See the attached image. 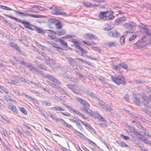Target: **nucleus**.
I'll use <instances>...</instances> for the list:
<instances>
[{"mask_svg":"<svg viewBox=\"0 0 151 151\" xmlns=\"http://www.w3.org/2000/svg\"><path fill=\"white\" fill-rule=\"evenodd\" d=\"M131 129L135 133V134L137 138L143 141L146 144L151 145V142L145 138H146L145 136L148 133V132L147 130L143 129L140 131L137 132L135 131L134 128L131 127Z\"/></svg>","mask_w":151,"mask_h":151,"instance_id":"obj_1","label":"nucleus"},{"mask_svg":"<svg viewBox=\"0 0 151 151\" xmlns=\"http://www.w3.org/2000/svg\"><path fill=\"white\" fill-rule=\"evenodd\" d=\"M83 38L86 41H83V42L87 46H91L93 45H95L96 43L93 42L88 41V40H96L97 39V37L91 34L87 33L85 34L83 36Z\"/></svg>","mask_w":151,"mask_h":151,"instance_id":"obj_2","label":"nucleus"},{"mask_svg":"<svg viewBox=\"0 0 151 151\" xmlns=\"http://www.w3.org/2000/svg\"><path fill=\"white\" fill-rule=\"evenodd\" d=\"M76 100L78 102H79L82 105V108L85 112L89 113L91 111L89 108V105L84 100L81 98H77Z\"/></svg>","mask_w":151,"mask_h":151,"instance_id":"obj_3","label":"nucleus"},{"mask_svg":"<svg viewBox=\"0 0 151 151\" xmlns=\"http://www.w3.org/2000/svg\"><path fill=\"white\" fill-rule=\"evenodd\" d=\"M111 79L113 82L118 85L120 84H124L125 83V79L123 77L119 78V77H114L111 76Z\"/></svg>","mask_w":151,"mask_h":151,"instance_id":"obj_4","label":"nucleus"},{"mask_svg":"<svg viewBox=\"0 0 151 151\" xmlns=\"http://www.w3.org/2000/svg\"><path fill=\"white\" fill-rule=\"evenodd\" d=\"M71 42L74 44L76 48L78 49L81 50L83 53L86 54L87 53V52L83 48L80 46V44L78 40L72 39L71 40Z\"/></svg>","mask_w":151,"mask_h":151,"instance_id":"obj_5","label":"nucleus"},{"mask_svg":"<svg viewBox=\"0 0 151 151\" xmlns=\"http://www.w3.org/2000/svg\"><path fill=\"white\" fill-rule=\"evenodd\" d=\"M15 13L18 14H20L21 15L24 16H29L31 17L34 18H43L44 16L40 15L38 14H25L23 12H20L19 11H16Z\"/></svg>","mask_w":151,"mask_h":151,"instance_id":"obj_6","label":"nucleus"},{"mask_svg":"<svg viewBox=\"0 0 151 151\" xmlns=\"http://www.w3.org/2000/svg\"><path fill=\"white\" fill-rule=\"evenodd\" d=\"M45 31L47 37L52 40H55L56 38L55 37V32L50 30H47Z\"/></svg>","mask_w":151,"mask_h":151,"instance_id":"obj_7","label":"nucleus"},{"mask_svg":"<svg viewBox=\"0 0 151 151\" xmlns=\"http://www.w3.org/2000/svg\"><path fill=\"white\" fill-rule=\"evenodd\" d=\"M107 34L109 36L114 38L118 37L120 35V33L115 29H111Z\"/></svg>","mask_w":151,"mask_h":151,"instance_id":"obj_8","label":"nucleus"},{"mask_svg":"<svg viewBox=\"0 0 151 151\" xmlns=\"http://www.w3.org/2000/svg\"><path fill=\"white\" fill-rule=\"evenodd\" d=\"M105 21L111 20L114 18L115 16L113 15L114 13L112 11H106Z\"/></svg>","mask_w":151,"mask_h":151,"instance_id":"obj_9","label":"nucleus"},{"mask_svg":"<svg viewBox=\"0 0 151 151\" xmlns=\"http://www.w3.org/2000/svg\"><path fill=\"white\" fill-rule=\"evenodd\" d=\"M52 14L56 15H63L65 14V13L62 10L58 9L57 8H55L52 11Z\"/></svg>","mask_w":151,"mask_h":151,"instance_id":"obj_10","label":"nucleus"},{"mask_svg":"<svg viewBox=\"0 0 151 151\" xmlns=\"http://www.w3.org/2000/svg\"><path fill=\"white\" fill-rule=\"evenodd\" d=\"M106 14V11L100 12L98 15L99 19L100 20L105 21Z\"/></svg>","mask_w":151,"mask_h":151,"instance_id":"obj_11","label":"nucleus"},{"mask_svg":"<svg viewBox=\"0 0 151 151\" xmlns=\"http://www.w3.org/2000/svg\"><path fill=\"white\" fill-rule=\"evenodd\" d=\"M118 45L117 42L116 41L110 42L107 44V46L109 47H116Z\"/></svg>","mask_w":151,"mask_h":151,"instance_id":"obj_12","label":"nucleus"},{"mask_svg":"<svg viewBox=\"0 0 151 151\" xmlns=\"http://www.w3.org/2000/svg\"><path fill=\"white\" fill-rule=\"evenodd\" d=\"M42 55L45 58V59L44 60L45 62L47 64L50 65V62H51V60H52L50 59L48 56H46L45 54L43 53H42Z\"/></svg>","mask_w":151,"mask_h":151,"instance_id":"obj_13","label":"nucleus"},{"mask_svg":"<svg viewBox=\"0 0 151 151\" xmlns=\"http://www.w3.org/2000/svg\"><path fill=\"white\" fill-rule=\"evenodd\" d=\"M47 77L48 79L52 81L60 84V83L59 81H58L56 78H54L53 76L51 75H48Z\"/></svg>","mask_w":151,"mask_h":151,"instance_id":"obj_14","label":"nucleus"},{"mask_svg":"<svg viewBox=\"0 0 151 151\" xmlns=\"http://www.w3.org/2000/svg\"><path fill=\"white\" fill-rule=\"evenodd\" d=\"M66 31L65 29H62L55 32L56 35L58 36H62L65 35L66 34Z\"/></svg>","mask_w":151,"mask_h":151,"instance_id":"obj_15","label":"nucleus"},{"mask_svg":"<svg viewBox=\"0 0 151 151\" xmlns=\"http://www.w3.org/2000/svg\"><path fill=\"white\" fill-rule=\"evenodd\" d=\"M9 108L13 112H14L16 114L18 113V111L17 107L13 105H9Z\"/></svg>","mask_w":151,"mask_h":151,"instance_id":"obj_16","label":"nucleus"},{"mask_svg":"<svg viewBox=\"0 0 151 151\" xmlns=\"http://www.w3.org/2000/svg\"><path fill=\"white\" fill-rule=\"evenodd\" d=\"M79 121L83 125L85 126V127L88 130L91 129V126L87 123L81 120H80Z\"/></svg>","mask_w":151,"mask_h":151,"instance_id":"obj_17","label":"nucleus"},{"mask_svg":"<svg viewBox=\"0 0 151 151\" xmlns=\"http://www.w3.org/2000/svg\"><path fill=\"white\" fill-rule=\"evenodd\" d=\"M3 14L4 16H6V17H8L10 18L11 19H12L16 21H17L18 22H19V23H22V20L21 19H18L16 17H12V16H11L9 15H7V14Z\"/></svg>","mask_w":151,"mask_h":151,"instance_id":"obj_18","label":"nucleus"},{"mask_svg":"<svg viewBox=\"0 0 151 151\" xmlns=\"http://www.w3.org/2000/svg\"><path fill=\"white\" fill-rule=\"evenodd\" d=\"M52 110H55L56 111H64V110L61 107L59 106H54L50 108Z\"/></svg>","mask_w":151,"mask_h":151,"instance_id":"obj_19","label":"nucleus"},{"mask_svg":"<svg viewBox=\"0 0 151 151\" xmlns=\"http://www.w3.org/2000/svg\"><path fill=\"white\" fill-rule=\"evenodd\" d=\"M35 30L38 33L42 34H44L45 33V32L42 28H40L37 27H35Z\"/></svg>","mask_w":151,"mask_h":151,"instance_id":"obj_20","label":"nucleus"},{"mask_svg":"<svg viewBox=\"0 0 151 151\" xmlns=\"http://www.w3.org/2000/svg\"><path fill=\"white\" fill-rule=\"evenodd\" d=\"M73 122L75 123L78 128L81 131H83V128L82 127L81 125L78 122L76 121H74Z\"/></svg>","mask_w":151,"mask_h":151,"instance_id":"obj_21","label":"nucleus"},{"mask_svg":"<svg viewBox=\"0 0 151 151\" xmlns=\"http://www.w3.org/2000/svg\"><path fill=\"white\" fill-rule=\"evenodd\" d=\"M126 36V35H124L120 38V42L122 45H123L125 43Z\"/></svg>","mask_w":151,"mask_h":151,"instance_id":"obj_22","label":"nucleus"},{"mask_svg":"<svg viewBox=\"0 0 151 151\" xmlns=\"http://www.w3.org/2000/svg\"><path fill=\"white\" fill-rule=\"evenodd\" d=\"M58 40L60 43L63 46L65 47H68V45L66 42L65 41L61 39H59Z\"/></svg>","mask_w":151,"mask_h":151,"instance_id":"obj_23","label":"nucleus"},{"mask_svg":"<svg viewBox=\"0 0 151 151\" xmlns=\"http://www.w3.org/2000/svg\"><path fill=\"white\" fill-rule=\"evenodd\" d=\"M19 110L21 112L25 115L27 114V112L24 107H21L19 108Z\"/></svg>","mask_w":151,"mask_h":151,"instance_id":"obj_24","label":"nucleus"},{"mask_svg":"<svg viewBox=\"0 0 151 151\" xmlns=\"http://www.w3.org/2000/svg\"><path fill=\"white\" fill-rule=\"evenodd\" d=\"M55 26L57 29H61L63 27L62 24L59 22H58L56 23Z\"/></svg>","mask_w":151,"mask_h":151,"instance_id":"obj_25","label":"nucleus"},{"mask_svg":"<svg viewBox=\"0 0 151 151\" xmlns=\"http://www.w3.org/2000/svg\"><path fill=\"white\" fill-rule=\"evenodd\" d=\"M97 118L100 121L102 122H106V120L100 114H98L96 116Z\"/></svg>","mask_w":151,"mask_h":151,"instance_id":"obj_26","label":"nucleus"},{"mask_svg":"<svg viewBox=\"0 0 151 151\" xmlns=\"http://www.w3.org/2000/svg\"><path fill=\"white\" fill-rule=\"evenodd\" d=\"M22 23L24 25V27L27 28L29 26H31V24L29 23L26 21H22Z\"/></svg>","mask_w":151,"mask_h":151,"instance_id":"obj_27","label":"nucleus"},{"mask_svg":"<svg viewBox=\"0 0 151 151\" xmlns=\"http://www.w3.org/2000/svg\"><path fill=\"white\" fill-rule=\"evenodd\" d=\"M0 8L4 10L11 11L12 9L9 7L3 5H0Z\"/></svg>","mask_w":151,"mask_h":151,"instance_id":"obj_28","label":"nucleus"},{"mask_svg":"<svg viewBox=\"0 0 151 151\" xmlns=\"http://www.w3.org/2000/svg\"><path fill=\"white\" fill-rule=\"evenodd\" d=\"M137 34H134L132 35L131 37L129 38V40L130 41H132L137 37Z\"/></svg>","mask_w":151,"mask_h":151,"instance_id":"obj_29","label":"nucleus"},{"mask_svg":"<svg viewBox=\"0 0 151 151\" xmlns=\"http://www.w3.org/2000/svg\"><path fill=\"white\" fill-rule=\"evenodd\" d=\"M83 4L85 6L88 7H90L91 6H93L90 3L88 2H83Z\"/></svg>","mask_w":151,"mask_h":151,"instance_id":"obj_30","label":"nucleus"},{"mask_svg":"<svg viewBox=\"0 0 151 151\" xmlns=\"http://www.w3.org/2000/svg\"><path fill=\"white\" fill-rule=\"evenodd\" d=\"M119 65H120V66H121L122 68L125 69H127V66L126 64L124 63H120Z\"/></svg>","mask_w":151,"mask_h":151,"instance_id":"obj_31","label":"nucleus"},{"mask_svg":"<svg viewBox=\"0 0 151 151\" xmlns=\"http://www.w3.org/2000/svg\"><path fill=\"white\" fill-rule=\"evenodd\" d=\"M14 49L19 52H21L22 51L19 47L17 45L15 46Z\"/></svg>","mask_w":151,"mask_h":151,"instance_id":"obj_32","label":"nucleus"},{"mask_svg":"<svg viewBox=\"0 0 151 151\" xmlns=\"http://www.w3.org/2000/svg\"><path fill=\"white\" fill-rule=\"evenodd\" d=\"M122 147H128V146L125 144L124 142H121L119 144Z\"/></svg>","mask_w":151,"mask_h":151,"instance_id":"obj_33","label":"nucleus"},{"mask_svg":"<svg viewBox=\"0 0 151 151\" xmlns=\"http://www.w3.org/2000/svg\"><path fill=\"white\" fill-rule=\"evenodd\" d=\"M121 137L125 140H128L129 139V137L128 136H125L123 134L121 135Z\"/></svg>","mask_w":151,"mask_h":151,"instance_id":"obj_34","label":"nucleus"},{"mask_svg":"<svg viewBox=\"0 0 151 151\" xmlns=\"http://www.w3.org/2000/svg\"><path fill=\"white\" fill-rule=\"evenodd\" d=\"M73 36L71 35H67L66 36L63 37V39H71L72 38Z\"/></svg>","mask_w":151,"mask_h":151,"instance_id":"obj_35","label":"nucleus"},{"mask_svg":"<svg viewBox=\"0 0 151 151\" xmlns=\"http://www.w3.org/2000/svg\"><path fill=\"white\" fill-rule=\"evenodd\" d=\"M4 135L6 137L9 138V136L6 131L3 129V131Z\"/></svg>","mask_w":151,"mask_h":151,"instance_id":"obj_36","label":"nucleus"},{"mask_svg":"<svg viewBox=\"0 0 151 151\" xmlns=\"http://www.w3.org/2000/svg\"><path fill=\"white\" fill-rule=\"evenodd\" d=\"M125 20H126V18L124 17H121L119 18L116 19L115 20V21L116 22H118L119 21H122V20H124L125 21Z\"/></svg>","mask_w":151,"mask_h":151,"instance_id":"obj_37","label":"nucleus"},{"mask_svg":"<svg viewBox=\"0 0 151 151\" xmlns=\"http://www.w3.org/2000/svg\"><path fill=\"white\" fill-rule=\"evenodd\" d=\"M88 142L89 144H91V145H92L94 147H96L97 146V145L93 142L91 141V140H89L88 141Z\"/></svg>","mask_w":151,"mask_h":151,"instance_id":"obj_38","label":"nucleus"},{"mask_svg":"<svg viewBox=\"0 0 151 151\" xmlns=\"http://www.w3.org/2000/svg\"><path fill=\"white\" fill-rule=\"evenodd\" d=\"M0 89L2 90L3 91H4L6 93H9L8 90L6 89L4 87H0Z\"/></svg>","mask_w":151,"mask_h":151,"instance_id":"obj_39","label":"nucleus"},{"mask_svg":"<svg viewBox=\"0 0 151 151\" xmlns=\"http://www.w3.org/2000/svg\"><path fill=\"white\" fill-rule=\"evenodd\" d=\"M76 114L80 116H81L83 119H86V118L81 113L78 111H77Z\"/></svg>","mask_w":151,"mask_h":151,"instance_id":"obj_40","label":"nucleus"},{"mask_svg":"<svg viewBox=\"0 0 151 151\" xmlns=\"http://www.w3.org/2000/svg\"><path fill=\"white\" fill-rule=\"evenodd\" d=\"M60 113L61 114L67 116H69L70 115V114L69 113H66L62 112H60Z\"/></svg>","mask_w":151,"mask_h":151,"instance_id":"obj_41","label":"nucleus"},{"mask_svg":"<svg viewBox=\"0 0 151 151\" xmlns=\"http://www.w3.org/2000/svg\"><path fill=\"white\" fill-rule=\"evenodd\" d=\"M111 27L110 26H108L107 27H104V31H108L111 29Z\"/></svg>","mask_w":151,"mask_h":151,"instance_id":"obj_42","label":"nucleus"},{"mask_svg":"<svg viewBox=\"0 0 151 151\" xmlns=\"http://www.w3.org/2000/svg\"><path fill=\"white\" fill-rule=\"evenodd\" d=\"M9 45L12 47L14 48L15 46L16 45L14 44L13 42H10L9 43Z\"/></svg>","mask_w":151,"mask_h":151,"instance_id":"obj_43","label":"nucleus"},{"mask_svg":"<svg viewBox=\"0 0 151 151\" xmlns=\"http://www.w3.org/2000/svg\"><path fill=\"white\" fill-rule=\"evenodd\" d=\"M143 29L145 31L146 34H147L148 35H149V33L148 32V29L146 27L144 28Z\"/></svg>","mask_w":151,"mask_h":151,"instance_id":"obj_44","label":"nucleus"},{"mask_svg":"<svg viewBox=\"0 0 151 151\" xmlns=\"http://www.w3.org/2000/svg\"><path fill=\"white\" fill-rule=\"evenodd\" d=\"M51 45L52 46L54 47L59 48V47L58 46L57 44L56 43H53Z\"/></svg>","mask_w":151,"mask_h":151,"instance_id":"obj_45","label":"nucleus"},{"mask_svg":"<svg viewBox=\"0 0 151 151\" xmlns=\"http://www.w3.org/2000/svg\"><path fill=\"white\" fill-rule=\"evenodd\" d=\"M76 59L77 60H80L81 61V62L82 63H85L86 62V60H83V59H82L79 58H76Z\"/></svg>","mask_w":151,"mask_h":151,"instance_id":"obj_46","label":"nucleus"},{"mask_svg":"<svg viewBox=\"0 0 151 151\" xmlns=\"http://www.w3.org/2000/svg\"><path fill=\"white\" fill-rule=\"evenodd\" d=\"M61 122L64 125H65L67 123L63 119H60Z\"/></svg>","mask_w":151,"mask_h":151,"instance_id":"obj_47","label":"nucleus"},{"mask_svg":"<svg viewBox=\"0 0 151 151\" xmlns=\"http://www.w3.org/2000/svg\"><path fill=\"white\" fill-rule=\"evenodd\" d=\"M130 24L129 23H126L124 24V26L125 27L128 28L130 26Z\"/></svg>","mask_w":151,"mask_h":151,"instance_id":"obj_48","label":"nucleus"},{"mask_svg":"<svg viewBox=\"0 0 151 151\" xmlns=\"http://www.w3.org/2000/svg\"><path fill=\"white\" fill-rule=\"evenodd\" d=\"M39 6L34 5L32 6V7L33 8L36 9H37L38 10V9H39Z\"/></svg>","mask_w":151,"mask_h":151,"instance_id":"obj_49","label":"nucleus"},{"mask_svg":"<svg viewBox=\"0 0 151 151\" xmlns=\"http://www.w3.org/2000/svg\"><path fill=\"white\" fill-rule=\"evenodd\" d=\"M39 9L38 10H40L41 11H44L45 10V9L43 7H42L40 6H39Z\"/></svg>","mask_w":151,"mask_h":151,"instance_id":"obj_50","label":"nucleus"},{"mask_svg":"<svg viewBox=\"0 0 151 151\" xmlns=\"http://www.w3.org/2000/svg\"><path fill=\"white\" fill-rule=\"evenodd\" d=\"M85 63H86L89 66H90L92 67H93V65L92 64V63L90 62H89L87 61H86V62Z\"/></svg>","mask_w":151,"mask_h":151,"instance_id":"obj_51","label":"nucleus"},{"mask_svg":"<svg viewBox=\"0 0 151 151\" xmlns=\"http://www.w3.org/2000/svg\"><path fill=\"white\" fill-rule=\"evenodd\" d=\"M61 149L63 151H68L69 150L66 148L65 147H62L61 148Z\"/></svg>","mask_w":151,"mask_h":151,"instance_id":"obj_52","label":"nucleus"},{"mask_svg":"<svg viewBox=\"0 0 151 151\" xmlns=\"http://www.w3.org/2000/svg\"><path fill=\"white\" fill-rule=\"evenodd\" d=\"M50 117L53 119H55L56 118V117L53 115L52 114H51L50 115Z\"/></svg>","mask_w":151,"mask_h":151,"instance_id":"obj_53","label":"nucleus"},{"mask_svg":"<svg viewBox=\"0 0 151 151\" xmlns=\"http://www.w3.org/2000/svg\"><path fill=\"white\" fill-rule=\"evenodd\" d=\"M65 125L68 128H71L72 127V126L68 124L67 123H66V124Z\"/></svg>","mask_w":151,"mask_h":151,"instance_id":"obj_54","label":"nucleus"},{"mask_svg":"<svg viewBox=\"0 0 151 151\" xmlns=\"http://www.w3.org/2000/svg\"><path fill=\"white\" fill-rule=\"evenodd\" d=\"M27 29L32 30H34V29L33 27H31L30 26H29V27L27 28Z\"/></svg>","mask_w":151,"mask_h":151,"instance_id":"obj_55","label":"nucleus"},{"mask_svg":"<svg viewBox=\"0 0 151 151\" xmlns=\"http://www.w3.org/2000/svg\"><path fill=\"white\" fill-rule=\"evenodd\" d=\"M50 86L54 88H56V85L54 83L50 84Z\"/></svg>","mask_w":151,"mask_h":151,"instance_id":"obj_56","label":"nucleus"},{"mask_svg":"<svg viewBox=\"0 0 151 151\" xmlns=\"http://www.w3.org/2000/svg\"><path fill=\"white\" fill-rule=\"evenodd\" d=\"M76 132L78 134V135H82L83 134H81V132H78V131L76 130Z\"/></svg>","mask_w":151,"mask_h":151,"instance_id":"obj_57","label":"nucleus"},{"mask_svg":"<svg viewBox=\"0 0 151 151\" xmlns=\"http://www.w3.org/2000/svg\"><path fill=\"white\" fill-rule=\"evenodd\" d=\"M70 111H72L73 112L75 113L76 114L77 112L78 111H76V110H75V109H71Z\"/></svg>","mask_w":151,"mask_h":151,"instance_id":"obj_58","label":"nucleus"},{"mask_svg":"<svg viewBox=\"0 0 151 151\" xmlns=\"http://www.w3.org/2000/svg\"><path fill=\"white\" fill-rule=\"evenodd\" d=\"M70 111H72L73 112L75 113L76 114L77 112L78 111H76V110H75V109H71Z\"/></svg>","mask_w":151,"mask_h":151,"instance_id":"obj_59","label":"nucleus"},{"mask_svg":"<svg viewBox=\"0 0 151 151\" xmlns=\"http://www.w3.org/2000/svg\"><path fill=\"white\" fill-rule=\"evenodd\" d=\"M45 105L46 106H50L51 105V104L49 102H45Z\"/></svg>","mask_w":151,"mask_h":151,"instance_id":"obj_60","label":"nucleus"},{"mask_svg":"<svg viewBox=\"0 0 151 151\" xmlns=\"http://www.w3.org/2000/svg\"><path fill=\"white\" fill-rule=\"evenodd\" d=\"M44 129L47 131L49 132L50 133H51V131H50L49 129H48L46 128H44Z\"/></svg>","mask_w":151,"mask_h":151,"instance_id":"obj_61","label":"nucleus"},{"mask_svg":"<svg viewBox=\"0 0 151 151\" xmlns=\"http://www.w3.org/2000/svg\"><path fill=\"white\" fill-rule=\"evenodd\" d=\"M20 63L22 65H23V64H24L25 63L24 61H21Z\"/></svg>","mask_w":151,"mask_h":151,"instance_id":"obj_62","label":"nucleus"},{"mask_svg":"<svg viewBox=\"0 0 151 151\" xmlns=\"http://www.w3.org/2000/svg\"><path fill=\"white\" fill-rule=\"evenodd\" d=\"M114 70L115 69V70H118V66L116 65V66H114Z\"/></svg>","mask_w":151,"mask_h":151,"instance_id":"obj_63","label":"nucleus"},{"mask_svg":"<svg viewBox=\"0 0 151 151\" xmlns=\"http://www.w3.org/2000/svg\"><path fill=\"white\" fill-rule=\"evenodd\" d=\"M25 126L28 129H30V127L28 126L27 125H26Z\"/></svg>","mask_w":151,"mask_h":151,"instance_id":"obj_64","label":"nucleus"}]
</instances>
